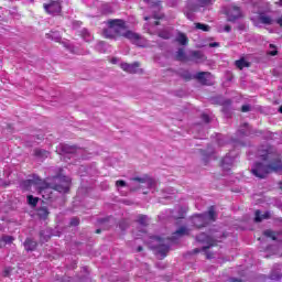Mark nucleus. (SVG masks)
<instances>
[{"label":"nucleus","mask_w":282,"mask_h":282,"mask_svg":"<svg viewBox=\"0 0 282 282\" xmlns=\"http://www.w3.org/2000/svg\"><path fill=\"white\" fill-rule=\"evenodd\" d=\"M25 186H32V184H36L40 189V194L44 199H50V196H45L46 193H50V188L53 191H57L58 193H69V184H72V180L67 176H54L53 182L50 181H37L29 180L24 182Z\"/></svg>","instance_id":"nucleus-1"},{"label":"nucleus","mask_w":282,"mask_h":282,"mask_svg":"<svg viewBox=\"0 0 282 282\" xmlns=\"http://www.w3.org/2000/svg\"><path fill=\"white\" fill-rule=\"evenodd\" d=\"M191 229L187 227H180L172 236V238H161L158 236L152 237V248L156 250V254L159 259H164L166 254H169V250L171 248V241H175V239H180L181 237H186V235H189Z\"/></svg>","instance_id":"nucleus-2"},{"label":"nucleus","mask_w":282,"mask_h":282,"mask_svg":"<svg viewBox=\"0 0 282 282\" xmlns=\"http://www.w3.org/2000/svg\"><path fill=\"white\" fill-rule=\"evenodd\" d=\"M107 25L112 29L116 36H123V39H128V41L132 42L134 45L142 47V39L138 33L127 30L124 20H109Z\"/></svg>","instance_id":"nucleus-3"},{"label":"nucleus","mask_w":282,"mask_h":282,"mask_svg":"<svg viewBox=\"0 0 282 282\" xmlns=\"http://www.w3.org/2000/svg\"><path fill=\"white\" fill-rule=\"evenodd\" d=\"M282 171V161L275 159L270 162L268 165H263V163H256L251 169L252 175L259 177L260 180H265L270 173H279Z\"/></svg>","instance_id":"nucleus-4"},{"label":"nucleus","mask_w":282,"mask_h":282,"mask_svg":"<svg viewBox=\"0 0 282 282\" xmlns=\"http://www.w3.org/2000/svg\"><path fill=\"white\" fill-rule=\"evenodd\" d=\"M223 237H224L223 231H215V230H212L209 235L200 234V235L196 236V241H198V243L206 245L202 248V250H203V252H205L207 259H213V253H210V251H208V249L213 248V246H217V243H219V241H221L220 239Z\"/></svg>","instance_id":"nucleus-5"},{"label":"nucleus","mask_w":282,"mask_h":282,"mask_svg":"<svg viewBox=\"0 0 282 282\" xmlns=\"http://www.w3.org/2000/svg\"><path fill=\"white\" fill-rule=\"evenodd\" d=\"M225 14L227 17V21L229 23H235L236 21H239L243 17V13L241 12V8L231 4L229 7L225 8Z\"/></svg>","instance_id":"nucleus-6"},{"label":"nucleus","mask_w":282,"mask_h":282,"mask_svg":"<svg viewBox=\"0 0 282 282\" xmlns=\"http://www.w3.org/2000/svg\"><path fill=\"white\" fill-rule=\"evenodd\" d=\"M131 182H139V184H144L147 185V188H155L158 186V181L150 177L149 175H143V176H135L130 178Z\"/></svg>","instance_id":"nucleus-7"},{"label":"nucleus","mask_w":282,"mask_h":282,"mask_svg":"<svg viewBox=\"0 0 282 282\" xmlns=\"http://www.w3.org/2000/svg\"><path fill=\"white\" fill-rule=\"evenodd\" d=\"M192 224L196 228H204V226H208V218L206 214L195 215L192 217Z\"/></svg>","instance_id":"nucleus-8"},{"label":"nucleus","mask_w":282,"mask_h":282,"mask_svg":"<svg viewBox=\"0 0 282 282\" xmlns=\"http://www.w3.org/2000/svg\"><path fill=\"white\" fill-rule=\"evenodd\" d=\"M120 67L123 72H127V74H138L140 69V63L139 62H134L132 64L121 63Z\"/></svg>","instance_id":"nucleus-9"},{"label":"nucleus","mask_w":282,"mask_h":282,"mask_svg":"<svg viewBox=\"0 0 282 282\" xmlns=\"http://www.w3.org/2000/svg\"><path fill=\"white\" fill-rule=\"evenodd\" d=\"M44 10L48 14H59L62 8H61V2L58 1H51V3H44Z\"/></svg>","instance_id":"nucleus-10"},{"label":"nucleus","mask_w":282,"mask_h":282,"mask_svg":"<svg viewBox=\"0 0 282 282\" xmlns=\"http://www.w3.org/2000/svg\"><path fill=\"white\" fill-rule=\"evenodd\" d=\"M238 132L240 135H261V131L259 130H252L248 123H243L240 126Z\"/></svg>","instance_id":"nucleus-11"},{"label":"nucleus","mask_w":282,"mask_h":282,"mask_svg":"<svg viewBox=\"0 0 282 282\" xmlns=\"http://www.w3.org/2000/svg\"><path fill=\"white\" fill-rule=\"evenodd\" d=\"M212 74L208 72H199L196 75H194V78L200 83V85H210V78Z\"/></svg>","instance_id":"nucleus-12"},{"label":"nucleus","mask_w":282,"mask_h":282,"mask_svg":"<svg viewBox=\"0 0 282 282\" xmlns=\"http://www.w3.org/2000/svg\"><path fill=\"white\" fill-rule=\"evenodd\" d=\"M61 150H62V153H66V154L83 153V150L80 148H77L76 145H69V144H62Z\"/></svg>","instance_id":"nucleus-13"},{"label":"nucleus","mask_w":282,"mask_h":282,"mask_svg":"<svg viewBox=\"0 0 282 282\" xmlns=\"http://www.w3.org/2000/svg\"><path fill=\"white\" fill-rule=\"evenodd\" d=\"M204 59V53L202 51H191L187 57V62L199 63Z\"/></svg>","instance_id":"nucleus-14"},{"label":"nucleus","mask_w":282,"mask_h":282,"mask_svg":"<svg viewBox=\"0 0 282 282\" xmlns=\"http://www.w3.org/2000/svg\"><path fill=\"white\" fill-rule=\"evenodd\" d=\"M258 19L260 23H262L263 25H272V23H274V20L272 19V17L265 14V11H259Z\"/></svg>","instance_id":"nucleus-15"},{"label":"nucleus","mask_w":282,"mask_h":282,"mask_svg":"<svg viewBox=\"0 0 282 282\" xmlns=\"http://www.w3.org/2000/svg\"><path fill=\"white\" fill-rule=\"evenodd\" d=\"M37 246L39 243L32 238H26L24 241V250H26V252H34Z\"/></svg>","instance_id":"nucleus-16"},{"label":"nucleus","mask_w":282,"mask_h":282,"mask_svg":"<svg viewBox=\"0 0 282 282\" xmlns=\"http://www.w3.org/2000/svg\"><path fill=\"white\" fill-rule=\"evenodd\" d=\"M235 160L230 158L229 155H226L221 161V166L225 171H229L230 166H232Z\"/></svg>","instance_id":"nucleus-17"},{"label":"nucleus","mask_w":282,"mask_h":282,"mask_svg":"<svg viewBox=\"0 0 282 282\" xmlns=\"http://www.w3.org/2000/svg\"><path fill=\"white\" fill-rule=\"evenodd\" d=\"M176 61H181L182 63H188V55L184 52V48H178L175 55Z\"/></svg>","instance_id":"nucleus-18"},{"label":"nucleus","mask_w":282,"mask_h":282,"mask_svg":"<svg viewBox=\"0 0 282 282\" xmlns=\"http://www.w3.org/2000/svg\"><path fill=\"white\" fill-rule=\"evenodd\" d=\"M205 215H206L207 221H216L217 220V212H215L214 206L209 207V210Z\"/></svg>","instance_id":"nucleus-19"},{"label":"nucleus","mask_w":282,"mask_h":282,"mask_svg":"<svg viewBox=\"0 0 282 282\" xmlns=\"http://www.w3.org/2000/svg\"><path fill=\"white\" fill-rule=\"evenodd\" d=\"M35 158H40V160H45V158L50 156V152L47 150L36 149L34 150Z\"/></svg>","instance_id":"nucleus-20"},{"label":"nucleus","mask_w":282,"mask_h":282,"mask_svg":"<svg viewBox=\"0 0 282 282\" xmlns=\"http://www.w3.org/2000/svg\"><path fill=\"white\" fill-rule=\"evenodd\" d=\"M270 218V213H265L264 215H261V210H256V217H254V221L257 224L263 221V219H269Z\"/></svg>","instance_id":"nucleus-21"},{"label":"nucleus","mask_w":282,"mask_h":282,"mask_svg":"<svg viewBox=\"0 0 282 282\" xmlns=\"http://www.w3.org/2000/svg\"><path fill=\"white\" fill-rule=\"evenodd\" d=\"M102 35L105 36V39H116L117 36L113 29L109 25L107 29H104Z\"/></svg>","instance_id":"nucleus-22"},{"label":"nucleus","mask_w":282,"mask_h":282,"mask_svg":"<svg viewBox=\"0 0 282 282\" xmlns=\"http://www.w3.org/2000/svg\"><path fill=\"white\" fill-rule=\"evenodd\" d=\"M140 188H144V184L140 183L139 181H132L130 183L131 193H135V191H140Z\"/></svg>","instance_id":"nucleus-23"},{"label":"nucleus","mask_w":282,"mask_h":282,"mask_svg":"<svg viewBox=\"0 0 282 282\" xmlns=\"http://www.w3.org/2000/svg\"><path fill=\"white\" fill-rule=\"evenodd\" d=\"M50 215V210L47 209V207H40L37 209V216L41 219H47V216Z\"/></svg>","instance_id":"nucleus-24"},{"label":"nucleus","mask_w":282,"mask_h":282,"mask_svg":"<svg viewBox=\"0 0 282 282\" xmlns=\"http://www.w3.org/2000/svg\"><path fill=\"white\" fill-rule=\"evenodd\" d=\"M176 41L180 43V45H188V37L184 33H178Z\"/></svg>","instance_id":"nucleus-25"},{"label":"nucleus","mask_w":282,"mask_h":282,"mask_svg":"<svg viewBox=\"0 0 282 282\" xmlns=\"http://www.w3.org/2000/svg\"><path fill=\"white\" fill-rule=\"evenodd\" d=\"M46 37L52 39V41H55L56 43H61V33H58V32L47 33Z\"/></svg>","instance_id":"nucleus-26"},{"label":"nucleus","mask_w":282,"mask_h":282,"mask_svg":"<svg viewBox=\"0 0 282 282\" xmlns=\"http://www.w3.org/2000/svg\"><path fill=\"white\" fill-rule=\"evenodd\" d=\"M180 76L184 78V80H193V78H195V75H192L188 70H181Z\"/></svg>","instance_id":"nucleus-27"},{"label":"nucleus","mask_w":282,"mask_h":282,"mask_svg":"<svg viewBox=\"0 0 282 282\" xmlns=\"http://www.w3.org/2000/svg\"><path fill=\"white\" fill-rule=\"evenodd\" d=\"M82 36H83L84 41H86V43H89L94 40V36H91V33H89V31L86 29H84L82 31Z\"/></svg>","instance_id":"nucleus-28"},{"label":"nucleus","mask_w":282,"mask_h":282,"mask_svg":"<svg viewBox=\"0 0 282 282\" xmlns=\"http://www.w3.org/2000/svg\"><path fill=\"white\" fill-rule=\"evenodd\" d=\"M138 221L140 226H149V217L147 215H140Z\"/></svg>","instance_id":"nucleus-29"},{"label":"nucleus","mask_w":282,"mask_h":282,"mask_svg":"<svg viewBox=\"0 0 282 282\" xmlns=\"http://www.w3.org/2000/svg\"><path fill=\"white\" fill-rule=\"evenodd\" d=\"M196 30H202L203 32H210V26L208 24L195 23Z\"/></svg>","instance_id":"nucleus-30"},{"label":"nucleus","mask_w":282,"mask_h":282,"mask_svg":"<svg viewBox=\"0 0 282 282\" xmlns=\"http://www.w3.org/2000/svg\"><path fill=\"white\" fill-rule=\"evenodd\" d=\"M160 39H164L165 41H169L171 39V31L169 30H162L159 32Z\"/></svg>","instance_id":"nucleus-31"},{"label":"nucleus","mask_w":282,"mask_h":282,"mask_svg":"<svg viewBox=\"0 0 282 282\" xmlns=\"http://www.w3.org/2000/svg\"><path fill=\"white\" fill-rule=\"evenodd\" d=\"M249 64L248 62H246V59L241 58L236 61V67H238V69H243V67H248Z\"/></svg>","instance_id":"nucleus-32"},{"label":"nucleus","mask_w":282,"mask_h":282,"mask_svg":"<svg viewBox=\"0 0 282 282\" xmlns=\"http://www.w3.org/2000/svg\"><path fill=\"white\" fill-rule=\"evenodd\" d=\"M28 204L30 206H36L39 204V198L37 197H34L32 195H29L28 196Z\"/></svg>","instance_id":"nucleus-33"},{"label":"nucleus","mask_w":282,"mask_h":282,"mask_svg":"<svg viewBox=\"0 0 282 282\" xmlns=\"http://www.w3.org/2000/svg\"><path fill=\"white\" fill-rule=\"evenodd\" d=\"M40 241L41 243H45V241H50V235H46L45 230L40 231Z\"/></svg>","instance_id":"nucleus-34"},{"label":"nucleus","mask_w":282,"mask_h":282,"mask_svg":"<svg viewBox=\"0 0 282 282\" xmlns=\"http://www.w3.org/2000/svg\"><path fill=\"white\" fill-rule=\"evenodd\" d=\"M264 237H270L273 241H276V234H274L272 230H265Z\"/></svg>","instance_id":"nucleus-35"},{"label":"nucleus","mask_w":282,"mask_h":282,"mask_svg":"<svg viewBox=\"0 0 282 282\" xmlns=\"http://www.w3.org/2000/svg\"><path fill=\"white\" fill-rule=\"evenodd\" d=\"M64 47H66V50H68V52H70L72 54H76V48L74 47V45L63 42Z\"/></svg>","instance_id":"nucleus-36"},{"label":"nucleus","mask_w":282,"mask_h":282,"mask_svg":"<svg viewBox=\"0 0 282 282\" xmlns=\"http://www.w3.org/2000/svg\"><path fill=\"white\" fill-rule=\"evenodd\" d=\"M2 240L4 243H12V241H14V237L12 236H2Z\"/></svg>","instance_id":"nucleus-37"},{"label":"nucleus","mask_w":282,"mask_h":282,"mask_svg":"<svg viewBox=\"0 0 282 282\" xmlns=\"http://www.w3.org/2000/svg\"><path fill=\"white\" fill-rule=\"evenodd\" d=\"M251 110H252V106H250V105H243L241 107L242 113H248V111H251Z\"/></svg>","instance_id":"nucleus-38"},{"label":"nucleus","mask_w":282,"mask_h":282,"mask_svg":"<svg viewBox=\"0 0 282 282\" xmlns=\"http://www.w3.org/2000/svg\"><path fill=\"white\" fill-rule=\"evenodd\" d=\"M271 281H279L281 279V274L279 273H272L270 275Z\"/></svg>","instance_id":"nucleus-39"},{"label":"nucleus","mask_w":282,"mask_h":282,"mask_svg":"<svg viewBox=\"0 0 282 282\" xmlns=\"http://www.w3.org/2000/svg\"><path fill=\"white\" fill-rule=\"evenodd\" d=\"M80 224V219L77 217L70 219V226H78Z\"/></svg>","instance_id":"nucleus-40"},{"label":"nucleus","mask_w":282,"mask_h":282,"mask_svg":"<svg viewBox=\"0 0 282 282\" xmlns=\"http://www.w3.org/2000/svg\"><path fill=\"white\" fill-rule=\"evenodd\" d=\"M116 186L117 187H124V186H127V182L126 181H123V180H119V181H117L116 182Z\"/></svg>","instance_id":"nucleus-41"},{"label":"nucleus","mask_w":282,"mask_h":282,"mask_svg":"<svg viewBox=\"0 0 282 282\" xmlns=\"http://www.w3.org/2000/svg\"><path fill=\"white\" fill-rule=\"evenodd\" d=\"M187 8L191 12H195V11H197L198 7H197V4L189 3V4H187Z\"/></svg>","instance_id":"nucleus-42"},{"label":"nucleus","mask_w":282,"mask_h":282,"mask_svg":"<svg viewBox=\"0 0 282 282\" xmlns=\"http://www.w3.org/2000/svg\"><path fill=\"white\" fill-rule=\"evenodd\" d=\"M200 6L204 7V6H210V3H213V0H198Z\"/></svg>","instance_id":"nucleus-43"},{"label":"nucleus","mask_w":282,"mask_h":282,"mask_svg":"<svg viewBox=\"0 0 282 282\" xmlns=\"http://www.w3.org/2000/svg\"><path fill=\"white\" fill-rule=\"evenodd\" d=\"M202 120L208 124V122H210V117H208V115H206V113H203Z\"/></svg>","instance_id":"nucleus-44"},{"label":"nucleus","mask_w":282,"mask_h":282,"mask_svg":"<svg viewBox=\"0 0 282 282\" xmlns=\"http://www.w3.org/2000/svg\"><path fill=\"white\" fill-rule=\"evenodd\" d=\"M224 30L226 32H230L232 30V28L229 24H227V25H225Z\"/></svg>","instance_id":"nucleus-45"},{"label":"nucleus","mask_w":282,"mask_h":282,"mask_svg":"<svg viewBox=\"0 0 282 282\" xmlns=\"http://www.w3.org/2000/svg\"><path fill=\"white\" fill-rule=\"evenodd\" d=\"M209 47H219V43H217V42L210 43Z\"/></svg>","instance_id":"nucleus-46"},{"label":"nucleus","mask_w":282,"mask_h":282,"mask_svg":"<svg viewBox=\"0 0 282 282\" xmlns=\"http://www.w3.org/2000/svg\"><path fill=\"white\" fill-rule=\"evenodd\" d=\"M105 221H109V218L99 219V224H105Z\"/></svg>","instance_id":"nucleus-47"},{"label":"nucleus","mask_w":282,"mask_h":282,"mask_svg":"<svg viewBox=\"0 0 282 282\" xmlns=\"http://www.w3.org/2000/svg\"><path fill=\"white\" fill-rule=\"evenodd\" d=\"M229 281H230V282H241V280L235 279V278L229 279Z\"/></svg>","instance_id":"nucleus-48"},{"label":"nucleus","mask_w":282,"mask_h":282,"mask_svg":"<svg viewBox=\"0 0 282 282\" xmlns=\"http://www.w3.org/2000/svg\"><path fill=\"white\" fill-rule=\"evenodd\" d=\"M269 54H270L271 56H276L278 52H276V51H271V52H269Z\"/></svg>","instance_id":"nucleus-49"},{"label":"nucleus","mask_w":282,"mask_h":282,"mask_svg":"<svg viewBox=\"0 0 282 282\" xmlns=\"http://www.w3.org/2000/svg\"><path fill=\"white\" fill-rule=\"evenodd\" d=\"M10 274V269L4 270V276H8Z\"/></svg>","instance_id":"nucleus-50"},{"label":"nucleus","mask_w":282,"mask_h":282,"mask_svg":"<svg viewBox=\"0 0 282 282\" xmlns=\"http://www.w3.org/2000/svg\"><path fill=\"white\" fill-rule=\"evenodd\" d=\"M142 246H139L138 248H137V252H142Z\"/></svg>","instance_id":"nucleus-51"},{"label":"nucleus","mask_w":282,"mask_h":282,"mask_svg":"<svg viewBox=\"0 0 282 282\" xmlns=\"http://www.w3.org/2000/svg\"><path fill=\"white\" fill-rule=\"evenodd\" d=\"M3 248V241L0 239V249Z\"/></svg>","instance_id":"nucleus-52"},{"label":"nucleus","mask_w":282,"mask_h":282,"mask_svg":"<svg viewBox=\"0 0 282 282\" xmlns=\"http://www.w3.org/2000/svg\"><path fill=\"white\" fill-rule=\"evenodd\" d=\"M154 19H162V15H154Z\"/></svg>","instance_id":"nucleus-53"},{"label":"nucleus","mask_w":282,"mask_h":282,"mask_svg":"<svg viewBox=\"0 0 282 282\" xmlns=\"http://www.w3.org/2000/svg\"><path fill=\"white\" fill-rule=\"evenodd\" d=\"M100 232H101L100 229H97V230H96V234H97V235H100Z\"/></svg>","instance_id":"nucleus-54"},{"label":"nucleus","mask_w":282,"mask_h":282,"mask_svg":"<svg viewBox=\"0 0 282 282\" xmlns=\"http://www.w3.org/2000/svg\"><path fill=\"white\" fill-rule=\"evenodd\" d=\"M154 25H160V22H159V21H155V22H154Z\"/></svg>","instance_id":"nucleus-55"},{"label":"nucleus","mask_w":282,"mask_h":282,"mask_svg":"<svg viewBox=\"0 0 282 282\" xmlns=\"http://www.w3.org/2000/svg\"><path fill=\"white\" fill-rule=\"evenodd\" d=\"M280 188H282V182L279 183Z\"/></svg>","instance_id":"nucleus-56"},{"label":"nucleus","mask_w":282,"mask_h":282,"mask_svg":"<svg viewBox=\"0 0 282 282\" xmlns=\"http://www.w3.org/2000/svg\"><path fill=\"white\" fill-rule=\"evenodd\" d=\"M187 18L192 19V18H191V13H187Z\"/></svg>","instance_id":"nucleus-57"},{"label":"nucleus","mask_w":282,"mask_h":282,"mask_svg":"<svg viewBox=\"0 0 282 282\" xmlns=\"http://www.w3.org/2000/svg\"><path fill=\"white\" fill-rule=\"evenodd\" d=\"M194 252H199V249H195Z\"/></svg>","instance_id":"nucleus-58"},{"label":"nucleus","mask_w":282,"mask_h":282,"mask_svg":"<svg viewBox=\"0 0 282 282\" xmlns=\"http://www.w3.org/2000/svg\"><path fill=\"white\" fill-rule=\"evenodd\" d=\"M144 19H145V21H149V17H145Z\"/></svg>","instance_id":"nucleus-59"},{"label":"nucleus","mask_w":282,"mask_h":282,"mask_svg":"<svg viewBox=\"0 0 282 282\" xmlns=\"http://www.w3.org/2000/svg\"><path fill=\"white\" fill-rule=\"evenodd\" d=\"M147 3H150L151 0H144Z\"/></svg>","instance_id":"nucleus-60"},{"label":"nucleus","mask_w":282,"mask_h":282,"mask_svg":"<svg viewBox=\"0 0 282 282\" xmlns=\"http://www.w3.org/2000/svg\"><path fill=\"white\" fill-rule=\"evenodd\" d=\"M227 102H228V105H230V100H228Z\"/></svg>","instance_id":"nucleus-61"},{"label":"nucleus","mask_w":282,"mask_h":282,"mask_svg":"<svg viewBox=\"0 0 282 282\" xmlns=\"http://www.w3.org/2000/svg\"><path fill=\"white\" fill-rule=\"evenodd\" d=\"M280 3H281V6H282V0H280Z\"/></svg>","instance_id":"nucleus-62"},{"label":"nucleus","mask_w":282,"mask_h":282,"mask_svg":"<svg viewBox=\"0 0 282 282\" xmlns=\"http://www.w3.org/2000/svg\"><path fill=\"white\" fill-rule=\"evenodd\" d=\"M156 6H160V2H158Z\"/></svg>","instance_id":"nucleus-63"},{"label":"nucleus","mask_w":282,"mask_h":282,"mask_svg":"<svg viewBox=\"0 0 282 282\" xmlns=\"http://www.w3.org/2000/svg\"><path fill=\"white\" fill-rule=\"evenodd\" d=\"M280 241H282V238L280 239Z\"/></svg>","instance_id":"nucleus-64"}]
</instances>
